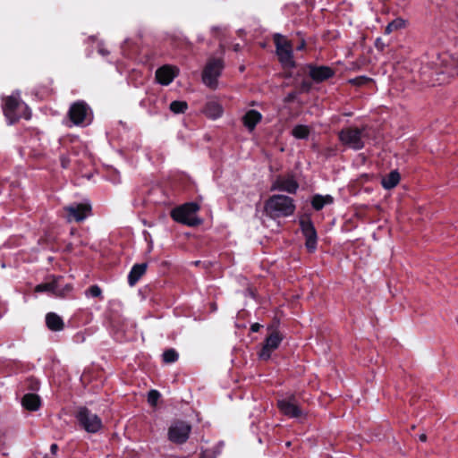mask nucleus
<instances>
[{"label": "nucleus", "mask_w": 458, "mask_h": 458, "mask_svg": "<svg viewBox=\"0 0 458 458\" xmlns=\"http://www.w3.org/2000/svg\"><path fill=\"white\" fill-rule=\"evenodd\" d=\"M200 206L194 201L186 202L171 210V217L185 226L196 227L203 225V219L199 216Z\"/></svg>", "instance_id": "obj_1"}, {"label": "nucleus", "mask_w": 458, "mask_h": 458, "mask_svg": "<svg viewBox=\"0 0 458 458\" xmlns=\"http://www.w3.org/2000/svg\"><path fill=\"white\" fill-rule=\"evenodd\" d=\"M369 138L368 126L358 128L349 126L343 128L338 133L340 142L353 150H360L365 147L364 140Z\"/></svg>", "instance_id": "obj_2"}, {"label": "nucleus", "mask_w": 458, "mask_h": 458, "mask_svg": "<svg viewBox=\"0 0 458 458\" xmlns=\"http://www.w3.org/2000/svg\"><path fill=\"white\" fill-rule=\"evenodd\" d=\"M265 209L270 216H287L293 214L295 205L291 197L273 195L266 201Z\"/></svg>", "instance_id": "obj_3"}, {"label": "nucleus", "mask_w": 458, "mask_h": 458, "mask_svg": "<svg viewBox=\"0 0 458 458\" xmlns=\"http://www.w3.org/2000/svg\"><path fill=\"white\" fill-rule=\"evenodd\" d=\"M273 41L279 63L284 68H294L296 62L293 59V46L292 41L279 33L274 34Z\"/></svg>", "instance_id": "obj_4"}, {"label": "nucleus", "mask_w": 458, "mask_h": 458, "mask_svg": "<svg viewBox=\"0 0 458 458\" xmlns=\"http://www.w3.org/2000/svg\"><path fill=\"white\" fill-rule=\"evenodd\" d=\"M224 68L222 58H211L207 63L202 72L203 82L211 89L217 85V78L220 76Z\"/></svg>", "instance_id": "obj_5"}, {"label": "nucleus", "mask_w": 458, "mask_h": 458, "mask_svg": "<svg viewBox=\"0 0 458 458\" xmlns=\"http://www.w3.org/2000/svg\"><path fill=\"white\" fill-rule=\"evenodd\" d=\"M278 323V321H274L267 327V330L270 334L266 338L265 344L259 353V358L264 360L270 358L271 352L279 346L283 339V336L277 331Z\"/></svg>", "instance_id": "obj_6"}, {"label": "nucleus", "mask_w": 458, "mask_h": 458, "mask_svg": "<svg viewBox=\"0 0 458 458\" xmlns=\"http://www.w3.org/2000/svg\"><path fill=\"white\" fill-rule=\"evenodd\" d=\"M21 104L22 103L19 96L12 95L3 98V113L8 122V124L17 123L21 117L18 112Z\"/></svg>", "instance_id": "obj_7"}, {"label": "nucleus", "mask_w": 458, "mask_h": 458, "mask_svg": "<svg viewBox=\"0 0 458 458\" xmlns=\"http://www.w3.org/2000/svg\"><path fill=\"white\" fill-rule=\"evenodd\" d=\"M77 419L83 428L89 433H95L102 427V422L98 416L92 413L86 407L80 408L77 413Z\"/></svg>", "instance_id": "obj_8"}, {"label": "nucleus", "mask_w": 458, "mask_h": 458, "mask_svg": "<svg viewBox=\"0 0 458 458\" xmlns=\"http://www.w3.org/2000/svg\"><path fill=\"white\" fill-rule=\"evenodd\" d=\"M89 111V105L82 100H79L70 106L68 116L73 124L81 125L86 122Z\"/></svg>", "instance_id": "obj_9"}, {"label": "nucleus", "mask_w": 458, "mask_h": 458, "mask_svg": "<svg viewBox=\"0 0 458 458\" xmlns=\"http://www.w3.org/2000/svg\"><path fill=\"white\" fill-rule=\"evenodd\" d=\"M191 431V426L183 421H175L168 428V438L175 444L186 442Z\"/></svg>", "instance_id": "obj_10"}, {"label": "nucleus", "mask_w": 458, "mask_h": 458, "mask_svg": "<svg viewBox=\"0 0 458 458\" xmlns=\"http://www.w3.org/2000/svg\"><path fill=\"white\" fill-rule=\"evenodd\" d=\"M299 188V183L293 174L286 176L278 175L271 186V191H286L294 194Z\"/></svg>", "instance_id": "obj_11"}, {"label": "nucleus", "mask_w": 458, "mask_h": 458, "mask_svg": "<svg viewBox=\"0 0 458 458\" xmlns=\"http://www.w3.org/2000/svg\"><path fill=\"white\" fill-rule=\"evenodd\" d=\"M66 218L69 222H81L84 220L91 212V207L89 204L79 203L64 208Z\"/></svg>", "instance_id": "obj_12"}, {"label": "nucleus", "mask_w": 458, "mask_h": 458, "mask_svg": "<svg viewBox=\"0 0 458 458\" xmlns=\"http://www.w3.org/2000/svg\"><path fill=\"white\" fill-rule=\"evenodd\" d=\"M179 70L175 66L165 64L157 69L155 73L156 81L164 86H167L178 75Z\"/></svg>", "instance_id": "obj_13"}, {"label": "nucleus", "mask_w": 458, "mask_h": 458, "mask_svg": "<svg viewBox=\"0 0 458 458\" xmlns=\"http://www.w3.org/2000/svg\"><path fill=\"white\" fill-rule=\"evenodd\" d=\"M309 75L315 82H323L335 75V71L326 65L309 64Z\"/></svg>", "instance_id": "obj_14"}, {"label": "nucleus", "mask_w": 458, "mask_h": 458, "mask_svg": "<svg viewBox=\"0 0 458 458\" xmlns=\"http://www.w3.org/2000/svg\"><path fill=\"white\" fill-rule=\"evenodd\" d=\"M277 405L282 413L291 418H299L303 414L293 398L279 400Z\"/></svg>", "instance_id": "obj_15"}, {"label": "nucleus", "mask_w": 458, "mask_h": 458, "mask_svg": "<svg viewBox=\"0 0 458 458\" xmlns=\"http://www.w3.org/2000/svg\"><path fill=\"white\" fill-rule=\"evenodd\" d=\"M144 203H150L153 205H170L171 202L168 198L164 194V191L160 188L151 189L146 199H144Z\"/></svg>", "instance_id": "obj_16"}, {"label": "nucleus", "mask_w": 458, "mask_h": 458, "mask_svg": "<svg viewBox=\"0 0 458 458\" xmlns=\"http://www.w3.org/2000/svg\"><path fill=\"white\" fill-rule=\"evenodd\" d=\"M262 120V114L255 110L250 109L245 113L242 117L243 125L250 131H253L257 124Z\"/></svg>", "instance_id": "obj_17"}, {"label": "nucleus", "mask_w": 458, "mask_h": 458, "mask_svg": "<svg viewBox=\"0 0 458 458\" xmlns=\"http://www.w3.org/2000/svg\"><path fill=\"white\" fill-rule=\"evenodd\" d=\"M334 203V198L329 195L314 194L310 199V205L315 211L322 210L326 206Z\"/></svg>", "instance_id": "obj_18"}, {"label": "nucleus", "mask_w": 458, "mask_h": 458, "mask_svg": "<svg viewBox=\"0 0 458 458\" xmlns=\"http://www.w3.org/2000/svg\"><path fill=\"white\" fill-rule=\"evenodd\" d=\"M46 324L47 328L51 331H61L64 327V323L62 318L54 312L47 314Z\"/></svg>", "instance_id": "obj_19"}, {"label": "nucleus", "mask_w": 458, "mask_h": 458, "mask_svg": "<svg viewBox=\"0 0 458 458\" xmlns=\"http://www.w3.org/2000/svg\"><path fill=\"white\" fill-rule=\"evenodd\" d=\"M401 180V175L397 170L391 171L381 180V185L386 190H391L396 187Z\"/></svg>", "instance_id": "obj_20"}, {"label": "nucleus", "mask_w": 458, "mask_h": 458, "mask_svg": "<svg viewBox=\"0 0 458 458\" xmlns=\"http://www.w3.org/2000/svg\"><path fill=\"white\" fill-rule=\"evenodd\" d=\"M21 404L29 411H37L40 406V398L36 394H27L22 397Z\"/></svg>", "instance_id": "obj_21"}, {"label": "nucleus", "mask_w": 458, "mask_h": 458, "mask_svg": "<svg viewBox=\"0 0 458 458\" xmlns=\"http://www.w3.org/2000/svg\"><path fill=\"white\" fill-rule=\"evenodd\" d=\"M146 270V263L134 265L128 276L130 285H134L139 281V279L145 274Z\"/></svg>", "instance_id": "obj_22"}, {"label": "nucleus", "mask_w": 458, "mask_h": 458, "mask_svg": "<svg viewBox=\"0 0 458 458\" xmlns=\"http://www.w3.org/2000/svg\"><path fill=\"white\" fill-rule=\"evenodd\" d=\"M204 113H205L206 116L212 118V119H216L222 115L223 108H222L221 105H219L216 102L212 101V102L207 103V105L205 106V108H204Z\"/></svg>", "instance_id": "obj_23"}, {"label": "nucleus", "mask_w": 458, "mask_h": 458, "mask_svg": "<svg viewBox=\"0 0 458 458\" xmlns=\"http://www.w3.org/2000/svg\"><path fill=\"white\" fill-rule=\"evenodd\" d=\"M305 246L310 252H313L317 247L318 235L316 231H303Z\"/></svg>", "instance_id": "obj_24"}, {"label": "nucleus", "mask_w": 458, "mask_h": 458, "mask_svg": "<svg viewBox=\"0 0 458 458\" xmlns=\"http://www.w3.org/2000/svg\"><path fill=\"white\" fill-rule=\"evenodd\" d=\"M310 130L309 126L303 124H298L293 127L292 131V135L299 140L308 139L310 136Z\"/></svg>", "instance_id": "obj_25"}, {"label": "nucleus", "mask_w": 458, "mask_h": 458, "mask_svg": "<svg viewBox=\"0 0 458 458\" xmlns=\"http://www.w3.org/2000/svg\"><path fill=\"white\" fill-rule=\"evenodd\" d=\"M56 279V288L54 290V294L58 297H65L72 291V285L71 284H65L62 285L60 284V278Z\"/></svg>", "instance_id": "obj_26"}, {"label": "nucleus", "mask_w": 458, "mask_h": 458, "mask_svg": "<svg viewBox=\"0 0 458 458\" xmlns=\"http://www.w3.org/2000/svg\"><path fill=\"white\" fill-rule=\"evenodd\" d=\"M405 27V21L402 18H396L390 21L385 29V34H390Z\"/></svg>", "instance_id": "obj_27"}, {"label": "nucleus", "mask_w": 458, "mask_h": 458, "mask_svg": "<svg viewBox=\"0 0 458 458\" xmlns=\"http://www.w3.org/2000/svg\"><path fill=\"white\" fill-rule=\"evenodd\" d=\"M169 109L174 114H184L188 109V104L185 101L174 100L171 102Z\"/></svg>", "instance_id": "obj_28"}, {"label": "nucleus", "mask_w": 458, "mask_h": 458, "mask_svg": "<svg viewBox=\"0 0 458 458\" xmlns=\"http://www.w3.org/2000/svg\"><path fill=\"white\" fill-rule=\"evenodd\" d=\"M56 288V279L54 278L51 282L38 284L35 287V292H51L54 293V290Z\"/></svg>", "instance_id": "obj_29"}, {"label": "nucleus", "mask_w": 458, "mask_h": 458, "mask_svg": "<svg viewBox=\"0 0 458 458\" xmlns=\"http://www.w3.org/2000/svg\"><path fill=\"white\" fill-rule=\"evenodd\" d=\"M299 223L301 229H315L310 214L304 213L301 215L299 217Z\"/></svg>", "instance_id": "obj_30"}, {"label": "nucleus", "mask_w": 458, "mask_h": 458, "mask_svg": "<svg viewBox=\"0 0 458 458\" xmlns=\"http://www.w3.org/2000/svg\"><path fill=\"white\" fill-rule=\"evenodd\" d=\"M177 358H178V354L173 349L165 351L163 354V359H164L165 362H167V363L175 361L177 360Z\"/></svg>", "instance_id": "obj_31"}, {"label": "nucleus", "mask_w": 458, "mask_h": 458, "mask_svg": "<svg viewBox=\"0 0 458 458\" xmlns=\"http://www.w3.org/2000/svg\"><path fill=\"white\" fill-rule=\"evenodd\" d=\"M159 396L160 394L157 390H151L148 394V402L149 403L150 405L155 406Z\"/></svg>", "instance_id": "obj_32"}, {"label": "nucleus", "mask_w": 458, "mask_h": 458, "mask_svg": "<svg viewBox=\"0 0 458 458\" xmlns=\"http://www.w3.org/2000/svg\"><path fill=\"white\" fill-rule=\"evenodd\" d=\"M297 36L300 38V41H299V44L296 46V50L303 51L306 49V46H307L306 40L301 31L297 32Z\"/></svg>", "instance_id": "obj_33"}, {"label": "nucleus", "mask_w": 458, "mask_h": 458, "mask_svg": "<svg viewBox=\"0 0 458 458\" xmlns=\"http://www.w3.org/2000/svg\"><path fill=\"white\" fill-rule=\"evenodd\" d=\"M87 293L93 297H99L101 296L102 291L98 285H92L89 288Z\"/></svg>", "instance_id": "obj_34"}, {"label": "nucleus", "mask_w": 458, "mask_h": 458, "mask_svg": "<svg viewBox=\"0 0 458 458\" xmlns=\"http://www.w3.org/2000/svg\"><path fill=\"white\" fill-rule=\"evenodd\" d=\"M298 92L297 91H291L289 92L284 98V102L285 104L293 103L295 101L297 98Z\"/></svg>", "instance_id": "obj_35"}, {"label": "nucleus", "mask_w": 458, "mask_h": 458, "mask_svg": "<svg viewBox=\"0 0 458 458\" xmlns=\"http://www.w3.org/2000/svg\"><path fill=\"white\" fill-rule=\"evenodd\" d=\"M369 81V79L365 77V76H359V77H356L353 80H352L351 82L352 84H354V85H359L360 86V85L365 84Z\"/></svg>", "instance_id": "obj_36"}, {"label": "nucleus", "mask_w": 458, "mask_h": 458, "mask_svg": "<svg viewBox=\"0 0 458 458\" xmlns=\"http://www.w3.org/2000/svg\"><path fill=\"white\" fill-rule=\"evenodd\" d=\"M311 89V83L308 81H302L300 85V92H309Z\"/></svg>", "instance_id": "obj_37"}, {"label": "nucleus", "mask_w": 458, "mask_h": 458, "mask_svg": "<svg viewBox=\"0 0 458 458\" xmlns=\"http://www.w3.org/2000/svg\"><path fill=\"white\" fill-rule=\"evenodd\" d=\"M9 438V432L6 429H0V445H5Z\"/></svg>", "instance_id": "obj_38"}, {"label": "nucleus", "mask_w": 458, "mask_h": 458, "mask_svg": "<svg viewBox=\"0 0 458 458\" xmlns=\"http://www.w3.org/2000/svg\"><path fill=\"white\" fill-rule=\"evenodd\" d=\"M375 47L379 51H384L386 44L383 42V40L380 38H377L375 41Z\"/></svg>", "instance_id": "obj_39"}, {"label": "nucleus", "mask_w": 458, "mask_h": 458, "mask_svg": "<svg viewBox=\"0 0 458 458\" xmlns=\"http://www.w3.org/2000/svg\"><path fill=\"white\" fill-rule=\"evenodd\" d=\"M61 165L64 168H67L69 165V158L65 157H61Z\"/></svg>", "instance_id": "obj_40"}, {"label": "nucleus", "mask_w": 458, "mask_h": 458, "mask_svg": "<svg viewBox=\"0 0 458 458\" xmlns=\"http://www.w3.org/2000/svg\"><path fill=\"white\" fill-rule=\"evenodd\" d=\"M260 327L261 326L259 323H255L251 326V331L257 332L259 330Z\"/></svg>", "instance_id": "obj_41"}, {"label": "nucleus", "mask_w": 458, "mask_h": 458, "mask_svg": "<svg viewBox=\"0 0 458 458\" xmlns=\"http://www.w3.org/2000/svg\"><path fill=\"white\" fill-rule=\"evenodd\" d=\"M57 449H58V446H57V445H56V444H53V445H51V447H50L51 453H52L53 454H56Z\"/></svg>", "instance_id": "obj_42"}, {"label": "nucleus", "mask_w": 458, "mask_h": 458, "mask_svg": "<svg viewBox=\"0 0 458 458\" xmlns=\"http://www.w3.org/2000/svg\"><path fill=\"white\" fill-rule=\"evenodd\" d=\"M242 49V46L239 43H236L233 46V50L234 52H239Z\"/></svg>", "instance_id": "obj_43"}, {"label": "nucleus", "mask_w": 458, "mask_h": 458, "mask_svg": "<svg viewBox=\"0 0 458 458\" xmlns=\"http://www.w3.org/2000/svg\"><path fill=\"white\" fill-rule=\"evenodd\" d=\"M98 52L99 54H101L102 55H107L109 54V52L104 48H99L98 49Z\"/></svg>", "instance_id": "obj_44"}, {"label": "nucleus", "mask_w": 458, "mask_h": 458, "mask_svg": "<svg viewBox=\"0 0 458 458\" xmlns=\"http://www.w3.org/2000/svg\"><path fill=\"white\" fill-rule=\"evenodd\" d=\"M420 440L422 441V442H426L427 441V436L426 434H421L420 436Z\"/></svg>", "instance_id": "obj_45"}, {"label": "nucleus", "mask_w": 458, "mask_h": 458, "mask_svg": "<svg viewBox=\"0 0 458 458\" xmlns=\"http://www.w3.org/2000/svg\"><path fill=\"white\" fill-rule=\"evenodd\" d=\"M286 445H287V446H290V445H291V442H287V443H286Z\"/></svg>", "instance_id": "obj_46"}]
</instances>
